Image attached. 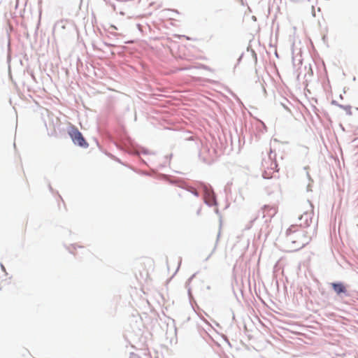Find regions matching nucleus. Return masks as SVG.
Segmentation results:
<instances>
[{
  "label": "nucleus",
  "mask_w": 358,
  "mask_h": 358,
  "mask_svg": "<svg viewBox=\"0 0 358 358\" xmlns=\"http://www.w3.org/2000/svg\"><path fill=\"white\" fill-rule=\"evenodd\" d=\"M331 286L334 290V292L339 294L341 293L345 292L346 289L345 286L342 283H332Z\"/></svg>",
  "instance_id": "39448f33"
},
{
  "label": "nucleus",
  "mask_w": 358,
  "mask_h": 358,
  "mask_svg": "<svg viewBox=\"0 0 358 358\" xmlns=\"http://www.w3.org/2000/svg\"><path fill=\"white\" fill-rule=\"evenodd\" d=\"M287 241L289 242L294 250H297L306 245L311 240L308 229L301 225H292L286 233Z\"/></svg>",
  "instance_id": "f257e3e1"
},
{
  "label": "nucleus",
  "mask_w": 358,
  "mask_h": 358,
  "mask_svg": "<svg viewBox=\"0 0 358 358\" xmlns=\"http://www.w3.org/2000/svg\"><path fill=\"white\" fill-rule=\"evenodd\" d=\"M69 135L71 138L74 144L84 148H86L89 146V144L84 138L81 132L75 126L71 127L69 131Z\"/></svg>",
  "instance_id": "7ed1b4c3"
},
{
  "label": "nucleus",
  "mask_w": 358,
  "mask_h": 358,
  "mask_svg": "<svg viewBox=\"0 0 358 358\" xmlns=\"http://www.w3.org/2000/svg\"><path fill=\"white\" fill-rule=\"evenodd\" d=\"M262 165L263 169L262 176L264 178H271L273 174L278 171V164L276 162L273 160L270 157L264 159Z\"/></svg>",
  "instance_id": "f03ea898"
},
{
  "label": "nucleus",
  "mask_w": 358,
  "mask_h": 358,
  "mask_svg": "<svg viewBox=\"0 0 358 358\" xmlns=\"http://www.w3.org/2000/svg\"><path fill=\"white\" fill-rule=\"evenodd\" d=\"M204 200L209 206L215 204V199L212 192L206 190L204 195Z\"/></svg>",
  "instance_id": "20e7f679"
}]
</instances>
